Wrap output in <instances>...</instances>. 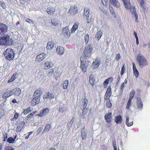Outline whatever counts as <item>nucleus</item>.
<instances>
[{
  "instance_id": "nucleus-34",
  "label": "nucleus",
  "mask_w": 150,
  "mask_h": 150,
  "mask_svg": "<svg viewBox=\"0 0 150 150\" xmlns=\"http://www.w3.org/2000/svg\"><path fill=\"white\" fill-rule=\"evenodd\" d=\"M89 82L92 86H93L95 84V80L93 75H91L90 76Z\"/></svg>"
},
{
  "instance_id": "nucleus-58",
  "label": "nucleus",
  "mask_w": 150,
  "mask_h": 150,
  "mask_svg": "<svg viewBox=\"0 0 150 150\" xmlns=\"http://www.w3.org/2000/svg\"><path fill=\"white\" fill-rule=\"evenodd\" d=\"M121 57L120 54H117L115 57L116 59L118 61L120 59Z\"/></svg>"
},
{
  "instance_id": "nucleus-22",
  "label": "nucleus",
  "mask_w": 150,
  "mask_h": 150,
  "mask_svg": "<svg viewBox=\"0 0 150 150\" xmlns=\"http://www.w3.org/2000/svg\"><path fill=\"white\" fill-rule=\"evenodd\" d=\"M42 90L41 89H39L36 90L34 92L33 97H36L40 98V96L42 94Z\"/></svg>"
},
{
  "instance_id": "nucleus-32",
  "label": "nucleus",
  "mask_w": 150,
  "mask_h": 150,
  "mask_svg": "<svg viewBox=\"0 0 150 150\" xmlns=\"http://www.w3.org/2000/svg\"><path fill=\"white\" fill-rule=\"evenodd\" d=\"M79 24L78 23H76L73 25L71 29V33L74 32L78 28Z\"/></svg>"
},
{
  "instance_id": "nucleus-27",
  "label": "nucleus",
  "mask_w": 150,
  "mask_h": 150,
  "mask_svg": "<svg viewBox=\"0 0 150 150\" xmlns=\"http://www.w3.org/2000/svg\"><path fill=\"white\" fill-rule=\"evenodd\" d=\"M113 79L112 77H108V79H105L103 83L104 87L105 88H106L109 81H110V82H111L113 80Z\"/></svg>"
},
{
  "instance_id": "nucleus-53",
  "label": "nucleus",
  "mask_w": 150,
  "mask_h": 150,
  "mask_svg": "<svg viewBox=\"0 0 150 150\" xmlns=\"http://www.w3.org/2000/svg\"><path fill=\"white\" fill-rule=\"evenodd\" d=\"M4 110L1 108H0V119L4 115Z\"/></svg>"
},
{
  "instance_id": "nucleus-4",
  "label": "nucleus",
  "mask_w": 150,
  "mask_h": 150,
  "mask_svg": "<svg viewBox=\"0 0 150 150\" xmlns=\"http://www.w3.org/2000/svg\"><path fill=\"white\" fill-rule=\"evenodd\" d=\"M93 50V47L91 45H88L85 48L83 51L84 57L86 59L88 58L92 54V51Z\"/></svg>"
},
{
  "instance_id": "nucleus-62",
  "label": "nucleus",
  "mask_w": 150,
  "mask_h": 150,
  "mask_svg": "<svg viewBox=\"0 0 150 150\" xmlns=\"http://www.w3.org/2000/svg\"><path fill=\"white\" fill-rule=\"evenodd\" d=\"M125 84L124 83H123L121 84L120 89L121 90H123L124 88L125 87Z\"/></svg>"
},
{
  "instance_id": "nucleus-19",
  "label": "nucleus",
  "mask_w": 150,
  "mask_h": 150,
  "mask_svg": "<svg viewBox=\"0 0 150 150\" xmlns=\"http://www.w3.org/2000/svg\"><path fill=\"white\" fill-rule=\"evenodd\" d=\"M52 62L49 61H46L44 64V69L47 70L52 67Z\"/></svg>"
},
{
  "instance_id": "nucleus-16",
  "label": "nucleus",
  "mask_w": 150,
  "mask_h": 150,
  "mask_svg": "<svg viewBox=\"0 0 150 150\" xmlns=\"http://www.w3.org/2000/svg\"><path fill=\"white\" fill-rule=\"evenodd\" d=\"M11 91H12V95L14 94L16 96H19L21 92V89L18 88H15Z\"/></svg>"
},
{
  "instance_id": "nucleus-31",
  "label": "nucleus",
  "mask_w": 150,
  "mask_h": 150,
  "mask_svg": "<svg viewBox=\"0 0 150 150\" xmlns=\"http://www.w3.org/2000/svg\"><path fill=\"white\" fill-rule=\"evenodd\" d=\"M137 104L138 109H142V108L143 105L140 99H137Z\"/></svg>"
},
{
  "instance_id": "nucleus-54",
  "label": "nucleus",
  "mask_w": 150,
  "mask_h": 150,
  "mask_svg": "<svg viewBox=\"0 0 150 150\" xmlns=\"http://www.w3.org/2000/svg\"><path fill=\"white\" fill-rule=\"evenodd\" d=\"M4 149L6 150H14V149L11 146H6L4 147Z\"/></svg>"
},
{
  "instance_id": "nucleus-10",
  "label": "nucleus",
  "mask_w": 150,
  "mask_h": 150,
  "mask_svg": "<svg viewBox=\"0 0 150 150\" xmlns=\"http://www.w3.org/2000/svg\"><path fill=\"white\" fill-rule=\"evenodd\" d=\"M49 111L50 109L48 108H43L41 110L40 113L37 115L42 117L46 115Z\"/></svg>"
},
{
  "instance_id": "nucleus-25",
  "label": "nucleus",
  "mask_w": 150,
  "mask_h": 150,
  "mask_svg": "<svg viewBox=\"0 0 150 150\" xmlns=\"http://www.w3.org/2000/svg\"><path fill=\"white\" fill-rule=\"evenodd\" d=\"M55 11L54 8L52 7H50L47 8L46 11L48 14L52 15L54 13Z\"/></svg>"
},
{
  "instance_id": "nucleus-55",
  "label": "nucleus",
  "mask_w": 150,
  "mask_h": 150,
  "mask_svg": "<svg viewBox=\"0 0 150 150\" xmlns=\"http://www.w3.org/2000/svg\"><path fill=\"white\" fill-rule=\"evenodd\" d=\"M51 23L54 25H56L58 24L57 22L54 19H51Z\"/></svg>"
},
{
  "instance_id": "nucleus-63",
  "label": "nucleus",
  "mask_w": 150,
  "mask_h": 150,
  "mask_svg": "<svg viewBox=\"0 0 150 150\" xmlns=\"http://www.w3.org/2000/svg\"><path fill=\"white\" fill-rule=\"evenodd\" d=\"M132 65H133V70L134 71V70H137V69L136 68V66H135V63L134 62H133L132 63Z\"/></svg>"
},
{
  "instance_id": "nucleus-46",
  "label": "nucleus",
  "mask_w": 150,
  "mask_h": 150,
  "mask_svg": "<svg viewBox=\"0 0 150 150\" xmlns=\"http://www.w3.org/2000/svg\"><path fill=\"white\" fill-rule=\"evenodd\" d=\"M125 71L126 69L125 65V64H124L123 66L122 67L121 69L120 72V75L121 76H122L124 74Z\"/></svg>"
},
{
  "instance_id": "nucleus-28",
  "label": "nucleus",
  "mask_w": 150,
  "mask_h": 150,
  "mask_svg": "<svg viewBox=\"0 0 150 150\" xmlns=\"http://www.w3.org/2000/svg\"><path fill=\"white\" fill-rule=\"evenodd\" d=\"M12 91H7L4 93L2 95V97L3 98L6 99L10 96L12 95Z\"/></svg>"
},
{
  "instance_id": "nucleus-38",
  "label": "nucleus",
  "mask_w": 150,
  "mask_h": 150,
  "mask_svg": "<svg viewBox=\"0 0 150 150\" xmlns=\"http://www.w3.org/2000/svg\"><path fill=\"white\" fill-rule=\"evenodd\" d=\"M36 111H34L28 115L26 117L27 120H30L33 117V115L36 113Z\"/></svg>"
},
{
  "instance_id": "nucleus-41",
  "label": "nucleus",
  "mask_w": 150,
  "mask_h": 150,
  "mask_svg": "<svg viewBox=\"0 0 150 150\" xmlns=\"http://www.w3.org/2000/svg\"><path fill=\"white\" fill-rule=\"evenodd\" d=\"M81 136L83 140L85 139L86 137V131L85 130H83L82 129L81 131Z\"/></svg>"
},
{
  "instance_id": "nucleus-42",
  "label": "nucleus",
  "mask_w": 150,
  "mask_h": 150,
  "mask_svg": "<svg viewBox=\"0 0 150 150\" xmlns=\"http://www.w3.org/2000/svg\"><path fill=\"white\" fill-rule=\"evenodd\" d=\"M109 7L111 13L113 15L114 18H116V16L115 15V12L114 11L112 6L109 5Z\"/></svg>"
},
{
  "instance_id": "nucleus-17",
  "label": "nucleus",
  "mask_w": 150,
  "mask_h": 150,
  "mask_svg": "<svg viewBox=\"0 0 150 150\" xmlns=\"http://www.w3.org/2000/svg\"><path fill=\"white\" fill-rule=\"evenodd\" d=\"M54 98V96L53 93H50V92H47L45 93L43 96L44 99H52Z\"/></svg>"
},
{
  "instance_id": "nucleus-59",
  "label": "nucleus",
  "mask_w": 150,
  "mask_h": 150,
  "mask_svg": "<svg viewBox=\"0 0 150 150\" xmlns=\"http://www.w3.org/2000/svg\"><path fill=\"white\" fill-rule=\"evenodd\" d=\"M42 127H40L39 128L37 131V134H39L42 131Z\"/></svg>"
},
{
  "instance_id": "nucleus-39",
  "label": "nucleus",
  "mask_w": 150,
  "mask_h": 150,
  "mask_svg": "<svg viewBox=\"0 0 150 150\" xmlns=\"http://www.w3.org/2000/svg\"><path fill=\"white\" fill-rule=\"evenodd\" d=\"M106 105L108 108H111L112 107V104L111 103L110 99H106Z\"/></svg>"
},
{
  "instance_id": "nucleus-18",
  "label": "nucleus",
  "mask_w": 150,
  "mask_h": 150,
  "mask_svg": "<svg viewBox=\"0 0 150 150\" xmlns=\"http://www.w3.org/2000/svg\"><path fill=\"white\" fill-rule=\"evenodd\" d=\"M45 57V54L44 53L38 55L36 57L35 60L37 61H40L43 60Z\"/></svg>"
},
{
  "instance_id": "nucleus-64",
  "label": "nucleus",
  "mask_w": 150,
  "mask_h": 150,
  "mask_svg": "<svg viewBox=\"0 0 150 150\" xmlns=\"http://www.w3.org/2000/svg\"><path fill=\"white\" fill-rule=\"evenodd\" d=\"M101 1H102V3H103V4L104 5H105L104 4V2L105 3V5H106V4L108 2V0H101Z\"/></svg>"
},
{
  "instance_id": "nucleus-7",
  "label": "nucleus",
  "mask_w": 150,
  "mask_h": 150,
  "mask_svg": "<svg viewBox=\"0 0 150 150\" xmlns=\"http://www.w3.org/2000/svg\"><path fill=\"white\" fill-rule=\"evenodd\" d=\"M7 26L3 23H0V36L4 35L7 31Z\"/></svg>"
},
{
  "instance_id": "nucleus-24",
  "label": "nucleus",
  "mask_w": 150,
  "mask_h": 150,
  "mask_svg": "<svg viewBox=\"0 0 150 150\" xmlns=\"http://www.w3.org/2000/svg\"><path fill=\"white\" fill-rule=\"evenodd\" d=\"M54 45V43L52 41H48L46 46L47 50H50L52 49Z\"/></svg>"
},
{
  "instance_id": "nucleus-33",
  "label": "nucleus",
  "mask_w": 150,
  "mask_h": 150,
  "mask_svg": "<svg viewBox=\"0 0 150 150\" xmlns=\"http://www.w3.org/2000/svg\"><path fill=\"white\" fill-rule=\"evenodd\" d=\"M51 128V126L50 124H47L44 129L43 132H48Z\"/></svg>"
},
{
  "instance_id": "nucleus-26",
  "label": "nucleus",
  "mask_w": 150,
  "mask_h": 150,
  "mask_svg": "<svg viewBox=\"0 0 150 150\" xmlns=\"http://www.w3.org/2000/svg\"><path fill=\"white\" fill-rule=\"evenodd\" d=\"M18 74L17 72L13 73L11 76L10 79L7 81L8 83L12 82L13 81L18 77Z\"/></svg>"
},
{
  "instance_id": "nucleus-11",
  "label": "nucleus",
  "mask_w": 150,
  "mask_h": 150,
  "mask_svg": "<svg viewBox=\"0 0 150 150\" xmlns=\"http://www.w3.org/2000/svg\"><path fill=\"white\" fill-rule=\"evenodd\" d=\"M112 95L111 88L110 86L108 87L107 91L104 96V98L105 100L109 99Z\"/></svg>"
},
{
  "instance_id": "nucleus-50",
  "label": "nucleus",
  "mask_w": 150,
  "mask_h": 150,
  "mask_svg": "<svg viewBox=\"0 0 150 150\" xmlns=\"http://www.w3.org/2000/svg\"><path fill=\"white\" fill-rule=\"evenodd\" d=\"M54 70L53 69H50L49 71H48L47 75L50 76L52 74L54 73Z\"/></svg>"
},
{
  "instance_id": "nucleus-56",
  "label": "nucleus",
  "mask_w": 150,
  "mask_h": 150,
  "mask_svg": "<svg viewBox=\"0 0 150 150\" xmlns=\"http://www.w3.org/2000/svg\"><path fill=\"white\" fill-rule=\"evenodd\" d=\"M65 108L64 107L60 108L58 110L59 112L62 113L64 110Z\"/></svg>"
},
{
  "instance_id": "nucleus-36",
  "label": "nucleus",
  "mask_w": 150,
  "mask_h": 150,
  "mask_svg": "<svg viewBox=\"0 0 150 150\" xmlns=\"http://www.w3.org/2000/svg\"><path fill=\"white\" fill-rule=\"evenodd\" d=\"M102 35V32L100 30L96 33L95 35V38L98 40L100 39Z\"/></svg>"
},
{
  "instance_id": "nucleus-9",
  "label": "nucleus",
  "mask_w": 150,
  "mask_h": 150,
  "mask_svg": "<svg viewBox=\"0 0 150 150\" xmlns=\"http://www.w3.org/2000/svg\"><path fill=\"white\" fill-rule=\"evenodd\" d=\"M83 110L82 115H85L88 112V109L86 108L88 103V100L86 98H84L83 99Z\"/></svg>"
},
{
  "instance_id": "nucleus-47",
  "label": "nucleus",
  "mask_w": 150,
  "mask_h": 150,
  "mask_svg": "<svg viewBox=\"0 0 150 150\" xmlns=\"http://www.w3.org/2000/svg\"><path fill=\"white\" fill-rule=\"evenodd\" d=\"M84 40H85V42L86 44H87L88 42V40H89V35L88 34H86L85 35L84 37Z\"/></svg>"
},
{
  "instance_id": "nucleus-20",
  "label": "nucleus",
  "mask_w": 150,
  "mask_h": 150,
  "mask_svg": "<svg viewBox=\"0 0 150 150\" xmlns=\"http://www.w3.org/2000/svg\"><path fill=\"white\" fill-rule=\"evenodd\" d=\"M64 48L61 46H58L56 49V52L59 54H63L64 53Z\"/></svg>"
},
{
  "instance_id": "nucleus-30",
  "label": "nucleus",
  "mask_w": 150,
  "mask_h": 150,
  "mask_svg": "<svg viewBox=\"0 0 150 150\" xmlns=\"http://www.w3.org/2000/svg\"><path fill=\"white\" fill-rule=\"evenodd\" d=\"M89 11V9L88 8L86 7L84 8L83 14L86 18H89L90 15Z\"/></svg>"
},
{
  "instance_id": "nucleus-29",
  "label": "nucleus",
  "mask_w": 150,
  "mask_h": 150,
  "mask_svg": "<svg viewBox=\"0 0 150 150\" xmlns=\"http://www.w3.org/2000/svg\"><path fill=\"white\" fill-rule=\"evenodd\" d=\"M115 121L117 124H121L122 122V117L120 115L115 117Z\"/></svg>"
},
{
  "instance_id": "nucleus-57",
  "label": "nucleus",
  "mask_w": 150,
  "mask_h": 150,
  "mask_svg": "<svg viewBox=\"0 0 150 150\" xmlns=\"http://www.w3.org/2000/svg\"><path fill=\"white\" fill-rule=\"evenodd\" d=\"M33 132V131H31L29 132L28 135L25 137V139H28L29 138L30 136L32 134Z\"/></svg>"
},
{
  "instance_id": "nucleus-60",
  "label": "nucleus",
  "mask_w": 150,
  "mask_h": 150,
  "mask_svg": "<svg viewBox=\"0 0 150 150\" xmlns=\"http://www.w3.org/2000/svg\"><path fill=\"white\" fill-rule=\"evenodd\" d=\"M25 21L27 22H28L29 23H32L33 24L34 23V22L29 18H27V19H26Z\"/></svg>"
},
{
  "instance_id": "nucleus-13",
  "label": "nucleus",
  "mask_w": 150,
  "mask_h": 150,
  "mask_svg": "<svg viewBox=\"0 0 150 150\" xmlns=\"http://www.w3.org/2000/svg\"><path fill=\"white\" fill-rule=\"evenodd\" d=\"M112 114L111 112H109L105 115L104 118L107 123H110L111 122L112 120Z\"/></svg>"
},
{
  "instance_id": "nucleus-37",
  "label": "nucleus",
  "mask_w": 150,
  "mask_h": 150,
  "mask_svg": "<svg viewBox=\"0 0 150 150\" xmlns=\"http://www.w3.org/2000/svg\"><path fill=\"white\" fill-rule=\"evenodd\" d=\"M69 83V80H66L63 81L62 84V88L64 89H67Z\"/></svg>"
},
{
  "instance_id": "nucleus-40",
  "label": "nucleus",
  "mask_w": 150,
  "mask_h": 150,
  "mask_svg": "<svg viewBox=\"0 0 150 150\" xmlns=\"http://www.w3.org/2000/svg\"><path fill=\"white\" fill-rule=\"evenodd\" d=\"M135 91L132 90L130 92L129 94V99L132 100L135 94Z\"/></svg>"
},
{
  "instance_id": "nucleus-15",
  "label": "nucleus",
  "mask_w": 150,
  "mask_h": 150,
  "mask_svg": "<svg viewBox=\"0 0 150 150\" xmlns=\"http://www.w3.org/2000/svg\"><path fill=\"white\" fill-rule=\"evenodd\" d=\"M100 64V61H98L97 60H95L93 62L91 67V68L93 69H95L99 67V65Z\"/></svg>"
},
{
  "instance_id": "nucleus-5",
  "label": "nucleus",
  "mask_w": 150,
  "mask_h": 150,
  "mask_svg": "<svg viewBox=\"0 0 150 150\" xmlns=\"http://www.w3.org/2000/svg\"><path fill=\"white\" fill-rule=\"evenodd\" d=\"M124 4L125 7L127 9H130V11L132 13L136 12L135 7L134 6H130V0H122Z\"/></svg>"
},
{
  "instance_id": "nucleus-61",
  "label": "nucleus",
  "mask_w": 150,
  "mask_h": 150,
  "mask_svg": "<svg viewBox=\"0 0 150 150\" xmlns=\"http://www.w3.org/2000/svg\"><path fill=\"white\" fill-rule=\"evenodd\" d=\"M112 145L114 147V149H115V148H117L116 145V142L115 141H114L112 142Z\"/></svg>"
},
{
  "instance_id": "nucleus-23",
  "label": "nucleus",
  "mask_w": 150,
  "mask_h": 150,
  "mask_svg": "<svg viewBox=\"0 0 150 150\" xmlns=\"http://www.w3.org/2000/svg\"><path fill=\"white\" fill-rule=\"evenodd\" d=\"M109 1L114 6L117 8L120 6V4L117 0H110Z\"/></svg>"
},
{
  "instance_id": "nucleus-6",
  "label": "nucleus",
  "mask_w": 150,
  "mask_h": 150,
  "mask_svg": "<svg viewBox=\"0 0 150 150\" xmlns=\"http://www.w3.org/2000/svg\"><path fill=\"white\" fill-rule=\"evenodd\" d=\"M137 59L140 67H142L148 64L147 60L142 55L138 56Z\"/></svg>"
},
{
  "instance_id": "nucleus-51",
  "label": "nucleus",
  "mask_w": 150,
  "mask_h": 150,
  "mask_svg": "<svg viewBox=\"0 0 150 150\" xmlns=\"http://www.w3.org/2000/svg\"><path fill=\"white\" fill-rule=\"evenodd\" d=\"M133 74L135 77L137 78L139 75V72L137 69L133 71Z\"/></svg>"
},
{
  "instance_id": "nucleus-12",
  "label": "nucleus",
  "mask_w": 150,
  "mask_h": 150,
  "mask_svg": "<svg viewBox=\"0 0 150 150\" xmlns=\"http://www.w3.org/2000/svg\"><path fill=\"white\" fill-rule=\"evenodd\" d=\"M63 33L65 38L68 39L70 37L71 34L69 30L66 28H64L63 30Z\"/></svg>"
},
{
  "instance_id": "nucleus-45",
  "label": "nucleus",
  "mask_w": 150,
  "mask_h": 150,
  "mask_svg": "<svg viewBox=\"0 0 150 150\" xmlns=\"http://www.w3.org/2000/svg\"><path fill=\"white\" fill-rule=\"evenodd\" d=\"M131 101L132 100L129 99L128 102L127 103L126 108L128 110L131 106L132 102Z\"/></svg>"
},
{
  "instance_id": "nucleus-21",
  "label": "nucleus",
  "mask_w": 150,
  "mask_h": 150,
  "mask_svg": "<svg viewBox=\"0 0 150 150\" xmlns=\"http://www.w3.org/2000/svg\"><path fill=\"white\" fill-rule=\"evenodd\" d=\"M25 124V123L24 121L21 122L18 125L16 129V131L18 132L20 131L24 126Z\"/></svg>"
},
{
  "instance_id": "nucleus-2",
  "label": "nucleus",
  "mask_w": 150,
  "mask_h": 150,
  "mask_svg": "<svg viewBox=\"0 0 150 150\" xmlns=\"http://www.w3.org/2000/svg\"><path fill=\"white\" fill-rule=\"evenodd\" d=\"M81 66L80 67L83 73H85L87 69L88 66L90 64L89 61H87L85 57L81 56L80 57Z\"/></svg>"
},
{
  "instance_id": "nucleus-1",
  "label": "nucleus",
  "mask_w": 150,
  "mask_h": 150,
  "mask_svg": "<svg viewBox=\"0 0 150 150\" xmlns=\"http://www.w3.org/2000/svg\"><path fill=\"white\" fill-rule=\"evenodd\" d=\"M13 40L10 38L8 35L5 34L0 37V45H12L13 44Z\"/></svg>"
},
{
  "instance_id": "nucleus-43",
  "label": "nucleus",
  "mask_w": 150,
  "mask_h": 150,
  "mask_svg": "<svg viewBox=\"0 0 150 150\" xmlns=\"http://www.w3.org/2000/svg\"><path fill=\"white\" fill-rule=\"evenodd\" d=\"M32 111L31 108L30 107H28L27 108L24 110L23 112V113L25 115H27L29 112H30Z\"/></svg>"
},
{
  "instance_id": "nucleus-35",
  "label": "nucleus",
  "mask_w": 150,
  "mask_h": 150,
  "mask_svg": "<svg viewBox=\"0 0 150 150\" xmlns=\"http://www.w3.org/2000/svg\"><path fill=\"white\" fill-rule=\"evenodd\" d=\"M129 116H127L126 117V123L127 126L130 127L132 126L133 124V121H132L130 123L129 122Z\"/></svg>"
},
{
  "instance_id": "nucleus-14",
  "label": "nucleus",
  "mask_w": 150,
  "mask_h": 150,
  "mask_svg": "<svg viewBox=\"0 0 150 150\" xmlns=\"http://www.w3.org/2000/svg\"><path fill=\"white\" fill-rule=\"evenodd\" d=\"M40 102V98L36 97H33V99L31 100V105L35 106L38 104Z\"/></svg>"
},
{
  "instance_id": "nucleus-48",
  "label": "nucleus",
  "mask_w": 150,
  "mask_h": 150,
  "mask_svg": "<svg viewBox=\"0 0 150 150\" xmlns=\"http://www.w3.org/2000/svg\"><path fill=\"white\" fill-rule=\"evenodd\" d=\"M15 140V139L12 137H10L8 138L7 141L9 143H13Z\"/></svg>"
},
{
  "instance_id": "nucleus-3",
  "label": "nucleus",
  "mask_w": 150,
  "mask_h": 150,
  "mask_svg": "<svg viewBox=\"0 0 150 150\" xmlns=\"http://www.w3.org/2000/svg\"><path fill=\"white\" fill-rule=\"evenodd\" d=\"M6 59L9 61H11L14 59L15 53L14 50L11 48H7L3 53Z\"/></svg>"
},
{
  "instance_id": "nucleus-8",
  "label": "nucleus",
  "mask_w": 150,
  "mask_h": 150,
  "mask_svg": "<svg viewBox=\"0 0 150 150\" xmlns=\"http://www.w3.org/2000/svg\"><path fill=\"white\" fill-rule=\"evenodd\" d=\"M78 11L77 7L74 5L71 6L68 12L71 15L74 16L77 13Z\"/></svg>"
},
{
  "instance_id": "nucleus-44",
  "label": "nucleus",
  "mask_w": 150,
  "mask_h": 150,
  "mask_svg": "<svg viewBox=\"0 0 150 150\" xmlns=\"http://www.w3.org/2000/svg\"><path fill=\"white\" fill-rule=\"evenodd\" d=\"M138 2L140 4V6L142 7L144 9L145 8L144 5L145 2L144 0H138Z\"/></svg>"
},
{
  "instance_id": "nucleus-52",
  "label": "nucleus",
  "mask_w": 150,
  "mask_h": 150,
  "mask_svg": "<svg viewBox=\"0 0 150 150\" xmlns=\"http://www.w3.org/2000/svg\"><path fill=\"white\" fill-rule=\"evenodd\" d=\"M0 5L4 9H5L6 8V4L2 1L0 2Z\"/></svg>"
},
{
  "instance_id": "nucleus-49",
  "label": "nucleus",
  "mask_w": 150,
  "mask_h": 150,
  "mask_svg": "<svg viewBox=\"0 0 150 150\" xmlns=\"http://www.w3.org/2000/svg\"><path fill=\"white\" fill-rule=\"evenodd\" d=\"M19 116L18 114L17 113H15L13 117L11 119V120L14 121L16 120Z\"/></svg>"
}]
</instances>
